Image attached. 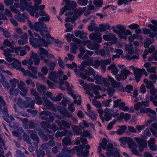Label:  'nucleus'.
Segmentation results:
<instances>
[{
	"mask_svg": "<svg viewBox=\"0 0 157 157\" xmlns=\"http://www.w3.org/2000/svg\"><path fill=\"white\" fill-rule=\"evenodd\" d=\"M148 101H142L141 102H138L134 105V108L136 110H140L141 113H151L153 115L156 114L155 112L149 108H147L149 106Z\"/></svg>",
	"mask_w": 157,
	"mask_h": 157,
	"instance_id": "11",
	"label": "nucleus"
},
{
	"mask_svg": "<svg viewBox=\"0 0 157 157\" xmlns=\"http://www.w3.org/2000/svg\"><path fill=\"white\" fill-rule=\"evenodd\" d=\"M6 15L9 17H12V14L10 11L7 9H6L4 10V14L0 13V19L6 20L7 18Z\"/></svg>",
	"mask_w": 157,
	"mask_h": 157,
	"instance_id": "31",
	"label": "nucleus"
},
{
	"mask_svg": "<svg viewBox=\"0 0 157 157\" xmlns=\"http://www.w3.org/2000/svg\"><path fill=\"white\" fill-rule=\"evenodd\" d=\"M107 141L104 138L100 145L104 150L106 151V157H120L118 150L116 148H113V145L112 144H107Z\"/></svg>",
	"mask_w": 157,
	"mask_h": 157,
	"instance_id": "6",
	"label": "nucleus"
},
{
	"mask_svg": "<svg viewBox=\"0 0 157 157\" xmlns=\"http://www.w3.org/2000/svg\"><path fill=\"white\" fill-rule=\"evenodd\" d=\"M144 83L146 85L148 89L152 88L153 85L151 81H149L147 79H145L144 80Z\"/></svg>",
	"mask_w": 157,
	"mask_h": 157,
	"instance_id": "47",
	"label": "nucleus"
},
{
	"mask_svg": "<svg viewBox=\"0 0 157 157\" xmlns=\"http://www.w3.org/2000/svg\"><path fill=\"white\" fill-rule=\"evenodd\" d=\"M60 112H61V113L67 117H71L72 116V114L67 112L66 109L64 108H63V110L60 111Z\"/></svg>",
	"mask_w": 157,
	"mask_h": 157,
	"instance_id": "53",
	"label": "nucleus"
},
{
	"mask_svg": "<svg viewBox=\"0 0 157 157\" xmlns=\"http://www.w3.org/2000/svg\"><path fill=\"white\" fill-rule=\"evenodd\" d=\"M97 28L98 27L95 26V24L94 22L91 23L88 26V30L90 32L95 31Z\"/></svg>",
	"mask_w": 157,
	"mask_h": 157,
	"instance_id": "50",
	"label": "nucleus"
},
{
	"mask_svg": "<svg viewBox=\"0 0 157 157\" xmlns=\"http://www.w3.org/2000/svg\"><path fill=\"white\" fill-rule=\"evenodd\" d=\"M71 144V140L70 139L67 137H65L63 138L62 144L64 147H66L68 145H70Z\"/></svg>",
	"mask_w": 157,
	"mask_h": 157,
	"instance_id": "43",
	"label": "nucleus"
},
{
	"mask_svg": "<svg viewBox=\"0 0 157 157\" xmlns=\"http://www.w3.org/2000/svg\"><path fill=\"white\" fill-rule=\"evenodd\" d=\"M94 4L96 6L100 7L102 5V0H94L93 1Z\"/></svg>",
	"mask_w": 157,
	"mask_h": 157,
	"instance_id": "56",
	"label": "nucleus"
},
{
	"mask_svg": "<svg viewBox=\"0 0 157 157\" xmlns=\"http://www.w3.org/2000/svg\"><path fill=\"white\" fill-rule=\"evenodd\" d=\"M125 50L127 51L128 53H134L133 45L132 44H125Z\"/></svg>",
	"mask_w": 157,
	"mask_h": 157,
	"instance_id": "38",
	"label": "nucleus"
},
{
	"mask_svg": "<svg viewBox=\"0 0 157 157\" xmlns=\"http://www.w3.org/2000/svg\"><path fill=\"white\" fill-rule=\"evenodd\" d=\"M74 71L78 77H81L83 79H86L91 82H93L95 80L97 84H101L102 83L103 78L101 76L96 75L94 70L90 67H88V70L87 69L85 70V74L81 72L77 69H75Z\"/></svg>",
	"mask_w": 157,
	"mask_h": 157,
	"instance_id": "2",
	"label": "nucleus"
},
{
	"mask_svg": "<svg viewBox=\"0 0 157 157\" xmlns=\"http://www.w3.org/2000/svg\"><path fill=\"white\" fill-rule=\"evenodd\" d=\"M143 32L145 34H149V36L151 38H153L156 36L157 39V32H151L150 29L146 28L143 29Z\"/></svg>",
	"mask_w": 157,
	"mask_h": 157,
	"instance_id": "28",
	"label": "nucleus"
},
{
	"mask_svg": "<svg viewBox=\"0 0 157 157\" xmlns=\"http://www.w3.org/2000/svg\"><path fill=\"white\" fill-rule=\"evenodd\" d=\"M108 78L112 87L115 88L119 87L120 85V82H117L113 78L110 77L109 75L108 76Z\"/></svg>",
	"mask_w": 157,
	"mask_h": 157,
	"instance_id": "36",
	"label": "nucleus"
},
{
	"mask_svg": "<svg viewBox=\"0 0 157 157\" xmlns=\"http://www.w3.org/2000/svg\"><path fill=\"white\" fill-rule=\"evenodd\" d=\"M3 54L5 56L6 60L8 62L11 63L14 60L15 58L11 53H13L14 51L9 48L3 50Z\"/></svg>",
	"mask_w": 157,
	"mask_h": 157,
	"instance_id": "12",
	"label": "nucleus"
},
{
	"mask_svg": "<svg viewBox=\"0 0 157 157\" xmlns=\"http://www.w3.org/2000/svg\"><path fill=\"white\" fill-rule=\"evenodd\" d=\"M74 34L76 36L79 37L81 39H84V36L83 37V33L80 31H75Z\"/></svg>",
	"mask_w": 157,
	"mask_h": 157,
	"instance_id": "55",
	"label": "nucleus"
},
{
	"mask_svg": "<svg viewBox=\"0 0 157 157\" xmlns=\"http://www.w3.org/2000/svg\"><path fill=\"white\" fill-rule=\"evenodd\" d=\"M87 115L90 118L92 121H95L97 119V115L93 112H90Z\"/></svg>",
	"mask_w": 157,
	"mask_h": 157,
	"instance_id": "52",
	"label": "nucleus"
},
{
	"mask_svg": "<svg viewBox=\"0 0 157 157\" xmlns=\"http://www.w3.org/2000/svg\"><path fill=\"white\" fill-rule=\"evenodd\" d=\"M63 74V72L61 70H59L57 73L51 72L48 75V78L50 80L55 82H58L59 81V88L62 90H64L65 89V87L63 86L64 85L67 87V90L71 91L72 88L69 87V83L67 81L64 82L62 80V76Z\"/></svg>",
	"mask_w": 157,
	"mask_h": 157,
	"instance_id": "3",
	"label": "nucleus"
},
{
	"mask_svg": "<svg viewBox=\"0 0 157 157\" xmlns=\"http://www.w3.org/2000/svg\"><path fill=\"white\" fill-rule=\"evenodd\" d=\"M62 94H60L56 97H52V98H51V99L53 101H60L62 99Z\"/></svg>",
	"mask_w": 157,
	"mask_h": 157,
	"instance_id": "60",
	"label": "nucleus"
},
{
	"mask_svg": "<svg viewBox=\"0 0 157 157\" xmlns=\"http://www.w3.org/2000/svg\"><path fill=\"white\" fill-rule=\"evenodd\" d=\"M121 73L123 77V80L126 79L127 76L132 73L130 71L127 69L121 70Z\"/></svg>",
	"mask_w": 157,
	"mask_h": 157,
	"instance_id": "40",
	"label": "nucleus"
},
{
	"mask_svg": "<svg viewBox=\"0 0 157 157\" xmlns=\"http://www.w3.org/2000/svg\"><path fill=\"white\" fill-rule=\"evenodd\" d=\"M66 3L64 8L61 9L60 14L62 15L65 12L66 16H71L73 14V12L77 7V5L75 1L70 2L69 0H63Z\"/></svg>",
	"mask_w": 157,
	"mask_h": 157,
	"instance_id": "9",
	"label": "nucleus"
},
{
	"mask_svg": "<svg viewBox=\"0 0 157 157\" xmlns=\"http://www.w3.org/2000/svg\"><path fill=\"white\" fill-rule=\"evenodd\" d=\"M157 69V67L151 66L149 68L147 69V71L148 72L155 74L156 72Z\"/></svg>",
	"mask_w": 157,
	"mask_h": 157,
	"instance_id": "61",
	"label": "nucleus"
},
{
	"mask_svg": "<svg viewBox=\"0 0 157 157\" xmlns=\"http://www.w3.org/2000/svg\"><path fill=\"white\" fill-rule=\"evenodd\" d=\"M36 87L37 90L41 95H45L46 90V87L42 85H41L38 83H36Z\"/></svg>",
	"mask_w": 157,
	"mask_h": 157,
	"instance_id": "27",
	"label": "nucleus"
},
{
	"mask_svg": "<svg viewBox=\"0 0 157 157\" xmlns=\"http://www.w3.org/2000/svg\"><path fill=\"white\" fill-rule=\"evenodd\" d=\"M134 73L135 75V78L136 82H139L140 78L142 75L141 69L138 68L135 70V71L134 72Z\"/></svg>",
	"mask_w": 157,
	"mask_h": 157,
	"instance_id": "32",
	"label": "nucleus"
},
{
	"mask_svg": "<svg viewBox=\"0 0 157 157\" xmlns=\"http://www.w3.org/2000/svg\"><path fill=\"white\" fill-rule=\"evenodd\" d=\"M3 44L4 45L10 47L11 48H13L12 43L7 39H5L4 40Z\"/></svg>",
	"mask_w": 157,
	"mask_h": 157,
	"instance_id": "48",
	"label": "nucleus"
},
{
	"mask_svg": "<svg viewBox=\"0 0 157 157\" xmlns=\"http://www.w3.org/2000/svg\"><path fill=\"white\" fill-rule=\"evenodd\" d=\"M33 62L35 65H38L40 62V59L37 54L36 53H33Z\"/></svg>",
	"mask_w": 157,
	"mask_h": 157,
	"instance_id": "45",
	"label": "nucleus"
},
{
	"mask_svg": "<svg viewBox=\"0 0 157 157\" xmlns=\"http://www.w3.org/2000/svg\"><path fill=\"white\" fill-rule=\"evenodd\" d=\"M91 41L90 40H86L83 41L82 43V45L85 46L86 44L90 43L87 45V47L89 49L92 50H96L98 49L100 47V45L96 43H90Z\"/></svg>",
	"mask_w": 157,
	"mask_h": 157,
	"instance_id": "14",
	"label": "nucleus"
},
{
	"mask_svg": "<svg viewBox=\"0 0 157 157\" xmlns=\"http://www.w3.org/2000/svg\"><path fill=\"white\" fill-rule=\"evenodd\" d=\"M89 37L91 40L97 42L99 43L102 42L101 34L92 33L89 35Z\"/></svg>",
	"mask_w": 157,
	"mask_h": 157,
	"instance_id": "19",
	"label": "nucleus"
},
{
	"mask_svg": "<svg viewBox=\"0 0 157 157\" xmlns=\"http://www.w3.org/2000/svg\"><path fill=\"white\" fill-rule=\"evenodd\" d=\"M35 17L38 18L40 15L42 17L41 18H40L38 20L39 22L40 23L41 21H45L46 22L49 21L50 20V18L49 16L46 14L45 11L43 10H40L39 12V14L38 12H36L35 13Z\"/></svg>",
	"mask_w": 157,
	"mask_h": 157,
	"instance_id": "13",
	"label": "nucleus"
},
{
	"mask_svg": "<svg viewBox=\"0 0 157 157\" xmlns=\"http://www.w3.org/2000/svg\"><path fill=\"white\" fill-rule=\"evenodd\" d=\"M28 68L29 70H31L34 74H36L37 73L38 71L36 70L38 69V68L37 67L32 66H29Z\"/></svg>",
	"mask_w": 157,
	"mask_h": 157,
	"instance_id": "63",
	"label": "nucleus"
},
{
	"mask_svg": "<svg viewBox=\"0 0 157 157\" xmlns=\"http://www.w3.org/2000/svg\"><path fill=\"white\" fill-rule=\"evenodd\" d=\"M24 75L25 76H29L34 79H37V77L36 75L32 74L31 72L29 70L25 71V72L24 74Z\"/></svg>",
	"mask_w": 157,
	"mask_h": 157,
	"instance_id": "51",
	"label": "nucleus"
},
{
	"mask_svg": "<svg viewBox=\"0 0 157 157\" xmlns=\"http://www.w3.org/2000/svg\"><path fill=\"white\" fill-rule=\"evenodd\" d=\"M87 60H85L82 62L81 65L79 67V68L80 70V71L84 70L85 67L87 65L92 66L93 63V58L92 57H88Z\"/></svg>",
	"mask_w": 157,
	"mask_h": 157,
	"instance_id": "17",
	"label": "nucleus"
},
{
	"mask_svg": "<svg viewBox=\"0 0 157 157\" xmlns=\"http://www.w3.org/2000/svg\"><path fill=\"white\" fill-rule=\"evenodd\" d=\"M28 24L29 26L31 29H34L36 31H39L40 32L41 35L43 37H44V34L43 33V32L46 33L47 32V26L46 24L44 23H39V21L38 22H35L34 25H33L31 21L28 20H27ZM49 33H46L45 37L46 35Z\"/></svg>",
	"mask_w": 157,
	"mask_h": 157,
	"instance_id": "10",
	"label": "nucleus"
},
{
	"mask_svg": "<svg viewBox=\"0 0 157 157\" xmlns=\"http://www.w3.org/2000/svg\"><path fill=\"white\" fill-rule=\"evenodd\" d=\"M6 117V118H5L4 117H3V118L4 119V120L6 121L8 123H10V120L11 121H13L14 120V118L12 116H9L8 113H7V115H6V114H4Z\"/></svg>",
	"mask_w": 157,
	"mask_h": 157,
	"instance_id": "59",
	"label": "nucleus"
},
{
	"mask_svg": "<svg viewBox=\"0 0 157 157\" xmlns=\"http://www.w3.org/2000/svg\"><path fill=\"white\" fill-rule=\"evenodd\" d=\"M157 100V94L155 97L151 96L150 98V100L152 101L153 104L155 106H157V101L156 100Z\"/></svg>",
	"mask_w": 157,
	"mask_h": 157,
	"instance_id": "64",
	"label": "nucleus"
},
{
	"mask_svg": "<svg viewBox=\"0 0 157 157\" xmlns=\"http://www.w3.org/2000/svg\"><path fill=\"white\" fill-rule=\"evenodd\" d=\"M66 135H67L68 136H71L72 133L71 131L66 130L62 132H57L55 134V136L56 138H58L59 137H62Z\"/></svg>",
	"mask_w": 157,
	"mask_h": 157,
	"instance_id": "26",
	"label": "nucleus"
},
{
	"mask_svg": "<svg viewBox=\"0 0 157 157\" xmlns=\"http://www.w3.org/2000/svg\"><path fill=\"white\" fill-rule=\"evenodd\" d=\"M17 104L18 106L22 108H27L29 107L26 104L25 101H23L21 98H19L17 100Z\"/></svg>",
	"mask_w": 157,
	"mask_h": 157,
	"instance_id": "42",
	"label": "nucleus"
},
{
	"mask_svg": "<svg viewBox=\"0 0 157 157\" xmlns=\"http://www.w3.org/2000/svg\"><path fill=\"white\" fill-rule=\"evenodd\" d=\"M2 112L3 114L7 115V110L6 103L2 97L0 96V113Z\"/></svg>",
	"mask_w": 157,
	"mask_h": 157,
	"instance_id": "21",
	"label": "nucleus"
},
{
	"mask_svg": "<svg viewBox=\"0 0 157 157\" xmlns=\"http://www.w3.org/2000/svg\"><path fill=\"white\" fill-rule=\"evenodd\" d=\"M119 140L120 142V145L123 147H126L127 144L133 154L138 156L141 155V154L136 149L137 147L136 144L132 138L129 137H122L120 138Z\"/></svg>",
	"mask_w": 157,
	"mask_h": 157,
	"instance_id": "5",
	"label": "nucleus"
},
{
	"mask_svg": "<svg viewBox=\"0 0 157 157\" xmlns=\"http://www.w3.org/2000/svg\"><path fill=\"white\" fill-rule=\"evenodd\" d=\"M9 81L11 85L14 87H15L17 84L19 82V80L15 78L10 79Z\"/></svg>",
	"mask_w": 157,
	"mask_h": 157,
	"instance_id": "54",
	"label": "nucleus"
},
{
	"mask_svg": "<svg viewBox=\"0 0 157 157\" xmlns=\"http://www.w3.org/2000/svg\"><path fill=\"white\" fill-rule=\"evenodd\" d=\"M82 148L79 150L80 148L78 146H75L71 151L67 149L63 150L62 153H59L57 157H71L70 154H73L75 153V150L77 152V155L79 156H82L84 157H87L89 155V151L88 150H84V152L82 151Z\"/></svg>",
	"mask_w": 157,
	"mask_h": 157,
	"instance_id": "7",
	"label": "nucleus"
},
{
	"mask_svg": "<svg viewBox=\"0 0 157 157\" xmlns=\"http://www.w3.org/2000/svg\"><path fill=\"white\" fill-rule=\"evenodd\" d=\"M46 42L44 40L40 39L38 40L36 38H30L29 40L30 44L34 48H38L39 50L38 52V54L41 59L43 60L44 62L46 64H48V60L45 59L47 55H48V51L47 50L43 48L40 47L41 46H43L44 47L48 46L49 44H51L54 41L53 38L51 36L50 34L48 33L46 35Z\"/></svg>",
	"mask_w": 157,
	"mask_h": 157,
	"instance_id": "1",
	"label": "nucleus"
},
{
	"mask_svg": "<svg viewBox=\"0 0 157 157\" xmlns=\"http://www.w3.org/2000/svg\"><path fill=\"white\" fill-rule=\"evenodd\" d=\"M80 141L81 142L83 143L82 145V146L81 145H80L78 147L79 148L80 150L79 151H81V149L82 148V151L83 152H84V151H83V148L84 147V148L87 149H90V146L89 144H87L86 145L83 146V144H86L88 143V142L87 141V139L84 137H81L80 138Z\"/></svg>",
	"mask_w": 157,
	"mask_h": 157,
	"instance_id": "25",
	"label": "nucleus"
},
{
	"mask_svg": "<svg viewBox=\"0 0 157 157\" xmlns=\"http://www.w3.org/2000/svg\"><path fill=\"white\" fill-rule=\"evenodd\" d=\"M42 99L44 101V105L48 109H52L54 111H56V109L53 108V104L50 101L48 100L45 97H43Z\"/></svg>",
	"mask_w": 157,
	"mask_h": 157,
	"instance_id": "22",
	"label": "nucleus"
},
{
	"mask_svg": "<svg viewBox=\"0 0 157 157\" xmlns=\"http://www.w3.org/2000/svg\"><path fill=\"white\" fill-rule=\"evenodd\" d=\"M65 37L68 42H70L71 40H72L73 42L77 44H80L81 43V41L80 40L75 38L73 35L69 33L65 35Z\"/></svg>",
	"mask_w": 157,
	"mask_h": 157,
	"instance_id": "24",
	"label": "nucleus"
},
{
	"mask_svg": "<svg viewBox=\"0 0 157 157\" xmlns=\"http://www.w3.org/2000/svg\"><path fill=\"white\" fill-rule=\"evenodd\" d=\"M70 94L74 100V103L77 104L78 105H80L81 103L80 96L72 92H70Z\"/></svg>",
	"mask_w": 157,
	"mask_h": 157,
	"instance_id": "29",
	"label": "nucleus"
},
{
	"mask_svg": "<svg viewBox=\"0 0 157 157\" xmlns=\"http://www.w3.org/2000/svg\"><path fill=\"white\" fill-rule=\"evenodd\" d=\"M149 128L153 135L155 137H157V122L152 123L149 127Z\"/></svg>",
	"mask_w": 157,
	"mask_h": 157,
	"instance_id": "34",
	"label": "nucleus"
},
{
	"mask_svg": "<svg viewBox=\"0 0 157 157\" xmlns=\"http://www.w3.org/2000/svg\"><path fill=\"white\" fill-rule=\"evenodd\" d=\"M35 2L34 6L29 4L26 0H20L19 7L20 9L22 10H26L33 17L36 12L39 10V5L42 2V0H34Z\"/></svg>",
	"mask_w": 157,
	"mask_h": 157,
	"instance_id": "4",
	"label": "nucleus"
},
{
	"mask_svg": "<svg viewBox=\"0 0 157 157\" xmlns=\"http://www.w3.org/2000/svg\"><path fill=\"white\" fill-rule=\"evenodd\" d=\"M116 28L117 29L119 30L118 31L121 32L124 31L127 33H128V32L130 33V30H129L126 29V27L123 25L121 24L117 25H116Z\"/></svg>",
	"mask_w": 157,
	"mask_h": 157,
	"instance_id": "39",
	"label": "nucleus"
},
{
	"mask_svg": "<svg viewBox=\"0 0 157 157\" xmlns=\"http://www.w3.org/2000/svg\"><path fill=\"white\" fill-rule=\"evenodd\" d=\"M149 78L153 83H155L157 79V75L155 74H151L149 76Z\"/></svg>",
	"mask_w": 157,
	"mask_h": 157,
	"instance_id": "57",
	"label": "nucleus"
},
{
	"mask_svg": "<svg viewBox=\"0 0 157 157\" xmlns=\"http://www.w3.org/2000/svg\"><path fill=\"white\" fill-rule=\"evenodd\" d=\"M103 38L107 41H110L112 44H115L117 42V39L114 35L109 34L108 35H104L103 36Z\"/></svg>",
	"mask_w": 157,
	"mask_h": 157,
	"instance_id": "18",
	"label": "nucleus"
},
{
	"mask_svg": "<svg viewBox=\"0 0 157 157\" xmlns=\"http://www.w3.org/2000/svg\"><path fill=\"white\" fill-rule=\"evenodd\" d=\"M113 27V32L118 34L119 37L121 39H123L126 40L127 38V35H131L132 34V33L130 31V33L128 32V33H127L124 31L121 32L116 29L115 27Z\"/></svg>",
	"mask_w": 157,
	"mask_h": 157,
	"instance_id": "20",
	"label": "nucleus"
},
{
	"mask_svg": "<svg viewBox=\"0 0 157 157\" xmlns=\"http://www.w3.org/2000/svg\"><path fill=\"white\" fill-rule=\"evenodd\" d=\"M127 127L125 125L121 126L116 131V133L119 135H122L124 133Z\"/></svg>",
	"mask_w": 157,
	"mask_h": 157,
	"instance_id": "44",
	"label": "nucleus"
},
{
	"mask_svg": "<svg viewBox=\"0 0 157 157\" xmlns=\"http://www.w3.org/2000/svg\"><path fill=\"white\" fill-rule=\"evenodd\" d=\"M110 26L107 24H101L100 25L99 29L101 31L104 32L106 30L109 29Z\"/></svg>",
	"mask_w": 157,
	"mask_h": 157,
	"instance_id": "46",
	"label": "nucleus"
},
{
	"mask_svg": "<svg viewBox=\"0 0 157 157\" xmlns=\"http://www.w3.org/2000/svg\"><path fill=\"white\" fill-rule=\"evenodd\" d=\"M55 122L59 126V128L57 127L55 124H52V125L48 124V123L45 121H43L41 123V125L43 127L46 126L49 128L52 129L55 132L58 130H62L65 128H69L71 127L70 124L64 120L61 121L56 120Z\"/></svg>",
	"mask_w": 157,
	"mask_h": 157,
	"instance_id": "8",
	"label": "nucleus"
},
{
	"mask_svg": "<svg viewBox=\"0 0 157 157\" xmlns=\"http://www.w3.org/2000/svg\"><path fill=\"white\" fill-rule=\"evenodd\" d=\"M155 140L154 138H151L148 142V146L153 151H155L157 149V146L155 144Z\"/></svg>",
	"mask_w": 157,
	"mask_h": 157,
	"instance_id": "30",
	"label": "nucleus"
},
{
	"mask_svg": "<svg viewBox=\"0 0 157 157\" xmlns=\"http://www.w3.org/2000/svg\"><path fill=\"white\" fill-rule=\"evenodd\" d=\"M107 69L110 70L111 73L113 75H117L118 72V70L115 64H111Z\"/></svg>",
	"mask_w": 157,
	"mask_h": 157,
	"instance_id": "37",
	"label": "nucleus"
},
{
	"mask_svg": "<svg viewBox=\"0 0 157 157\" xmlns=\"http://www.w3.org/2000/svg\"><path fill=\"white\" fill-rule=\"evenodd\" d=\"M81 135L86 137H89L90 138H91L92 137V135L87 130L84 131L81 134Z\"/></svg>",
	"mask_w": 157,
	"mask_h": 157,
	"instance_id": "58",
	"label": "nucleus"
},
{
	"mask_svg": "<svg viewBox=\"0 0 157 157\" xmlns=\"http://www.w3.org/2000/svg\"><path fill=\"white\" fill-rule=\"evenodd\" d=\"M134 139L139 145V150L140 152L143 151L144 149L147 147V144L145 140L139 138H135Z\"/></svg>",
	"mask_w": 157,
	"mask_h": 157,
	"instance_id": "15",
	"label": "nucleus"
},
{
	"mask_svg": "<svg viewBox=\"0 0 157 157\" xmlns=\"http://www.w3.org/2000/svg\"><path fill=\"white\" fill-rule=\"evenodd\" d=\"M0 83L6 88L8 89L10 87V85L7 79L2 73H0Z\"/></svg>",
	"mask_w": 157,
	"mask_h": 157,
	"instance_id": "23",
	"label": "nucleus"
},
{
	"mask_svg": "<svg viewBox=\"0 0 157 157\" xmlns=\"http://www.w3.org/2000/svg\"><path fill=\"white\" fill-rule=\"evenodd\" d=\"M86 9V8L84 7L82 8L80 7L75 11V14L71 18V22H73L75 21L77 18L80 16L82 15Z\"/></svg>",
	"mask_w": 157,
	"mask_h": 157,
	"instance_id": "16",
	"label": "nucleus"
},
{
	"mask_svg": "<svg viewBox=\"0 0 157 157\" xmlns=\"http://www.w3.org/2000/svg\"><path fill=\"white\" fill-rule=\"evenodd\" d=\"M11 64L13 68H16V69L19 67L22 66L21 62L17 59H15L13 61Z\"/></svg>",
	"mask_w": 157,
	"mask_h": 157,
	"instance_id": "41",
	"label": "nucleus"
},
{
	"mask_svg": "<svg viewBox=\"0 0 157 157\" xmlns=\"http://www.w3.org/2000/svg\"><path fill=\"white\" fill-rule=\"evenodd\" d=\"M104 120H105L106 121H109L111 120L112 118L111 115L109 113L107 112H105L104 114Z\"/></svg>",
	"mask_w": 157,
	"mask_h": 157,
	"instance_id": "62",
	"label": "nucleus"
},
{
	"mask_svg": "<svg viewBox=\"0 0 157 157\" xmlns=\"http://www.w3.org/2000/svg\"><path fill=\"white\" fill-rule=\"evenodd\" d=\"M80 127L77 126H72V129L77 134H78L81 133V128H83L81 124L80 125Z\"/></svg>",
	"mask_w": 157,
	"mask_h": 157,
	"instance_id": "49",
	"label": "nucleus"
},
{
	"mask_svg": "<svg viewBox=\"0 0 157 157\" xmlns=\"http://www.w3.org/2000/svg\"><path fill=\"white\" fill-rule=\"evenodd\" d=\"M39 115L41 119L47 121L49 120L48 117L51 115V113L49 111H44L40 113Z\"/></svg>",
	"mask_w": 157,
	"mask_h": 157,
	"instance_id": "35",
	"label": "nucleus"
},
{
	"mask_svg": "<svg viewBox=\"0 0 157 157\" xmlns=\"http://www.w3.org/2000/svg\"><path fill=\"white\" fill-rule=\"evenodd\" d=\"M134 53H130L127 54L125 56V59L128 60H132L138 59L139 58L138 54L133 55Z\"/></svg>",
	"mask_w": 157,
	"mask_h": 157,
	"instance_id": "33",
	"label": "nucleus"
}]
</instances>
